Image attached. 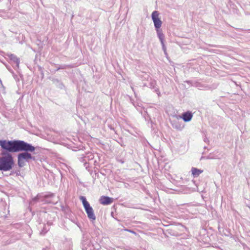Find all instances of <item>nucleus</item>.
<instances>
[{
  "instance_id": "obj_21",
  "label": "nucleus",
  "mask_w": 250,
  "mask_h": 250,
  "mask_svg": "<svg viewBox=\"0 0 250 250\" xmlns=\"http://www.w3.org/2000/svg\"><path fill=\"white\" fill-rule=\"evenodd\" d=\"M85 153L82 154H81L80 155V157H79V160L83 163H84V166H85L87 163H86V158L85 157Z\"/></svg>"
},
{
  "instance_id": "obj_6",
  "label": "nucleus",
  "mask_w": 250,
  "mask_h": 250,
  "mask_svg": "<svg viewBox=\"0 0 250 250\" xmlns=\"http://www.w3.org/2000/svg\"><path fill=\"white\" fill-rule=\"evenodd\" d=\"M0 217L3 218L7 217L9 214V205L2 199L0 201Z\"/></svg>"
},
{
  "instance_id": "obj_2",
  "label": "nucleus",
  "mask_w": 250,
  "mask_h": 250,
  "mask_svg": "<svg viewBox=\"0 0 250 250\" xmlns=\"http://www.w3.org/2000/svg\"><path fill=\"white\" fill-rule=\"evenodd\" d=\"M25 145L22 149L20 152H22L18 155V165L19 167H22L25 165V162H29L30 160H35V157L33 156L29 152H33L35 150V147L31 144L27 142L24 143Z\"/></svg>"
},
{
  "instance_id": "obj_15",
  "label": "nucleus",
  "mask_w": 250,
  "mask_h": 250,
  "mask_svg": "<svg viewBox=\"0 0 250 250\" xmlns=\"http://www.w3.org/2000/svg\"><path fill=\"white\" fill-rule=\"evenodd\" d=\"M53 83L59 88L63 89L64 87L62 82L58 79H53L52 80Z\"/></svg>"
},
{
  "instance_id": "obj_26",
  "label": "nucleus",
  "mask_w": 250,
  "mask_h": 250,
  "mask_svg": "<svg viewBox=\"0 0 250 250\" xmlns=\"http://www.w3.org/2000/svg\"><path fill=\"white\" fill-rule=\"evenodd\" d=\"M129 99H130V102H131V103L133 104V105L134 106H136V105L134 102V101L130 97H129Z\"/></svg>"
},
{
  "instance_id": "obj_13",
  "label": "nucleus",
  "mask_w": 250,
  "mask_h": 250,
  "mask_svg": "<svg viewBox=\"0 0 250 250\" xmlns=\"http://www.w3.org/2000/svg\"><path fill=\"white\" fill-rule=\"evenodd\" d=\"M160 42H161V45H162V50H163L164 52V54L165 55H166V56H167V48H166V46L165 44V43H164V41H165V35H161V36H158Z\"/></svg>"
},
{
  "instance_id": "obj_5",
  "label": "nucleus",
  "mask_w": 250,
  "mask_h": 250,
  "mask_svg": "<svg viewBox=\"0 0 250 250\" xmlns=\"http://www.w3.org/2000/svg\"><path fill=\"white\" fill-rule=\"evenodd\" d=\"M81 248L83 250H96L99 248H96L91 243L90 240L87 236L83 235L81 242Z\"/></svg>"
},
{
  "instance_id": "obj_19",
  "label": "nucleus",
  "mask_w": 250,
  "mask_h": 250,
  "mask_svg": "<svg viewBox=\"0 0 250 250\" xmlns=\"http://www.w3.org/2000/svg\"><path fill=\"white\" fill-rule=\"evenodd\" d=\"M40 196L38 194L36 197L33 198L30 202V205L33 206L37 202H39Z\"/></svg>"
},
{
  "instance_id": "obj_12",
  "label": "nucleus",
  "mask_w": 250,
  "mask_h": 250,
  "mask_svg": "<svg viewBox=\"0 0 250 250\" xmlns=\"http://www.w3.org/2000/svg\"><path fill=\"white\" fill-rule=\"evenodd\" d=\"M149 87L153 89L154 92H156L158 96H160V92L159 91V89L158 87L156 84V81L155 80H153L151 81L149 84Z\"/></svg>"
},
{
  "instance_id": "obj_24",
  "label": "nucleus",
  "mask_w": 250,
  "mask_h": 250,
  "mask_svg": "<svg viewBox=\"0 0 250 250\" xmlns=\"http://www.w3.org/2000/svg\"><path fill=\"white\" fill-rule=\"evenodd\" d=\"M7 69L11 72L13 73L12 69L11 68L10 66L4 63Z\"/></svg>"
},
{
  "instance_id": "obj_11",
  "label": "nucleus",
  "mask_w": 250,
  "mask_h": 250,
  "mask_svg": "<svg viewBox=\"0 0 250 250\" xmlns=\"http://www.w3.org/2000/svg\"><path fill=\"white\" fill-rule=\"evenodd\" d=\"M100 203L104 205H108L111 204L113 201V199L106 196H102L99 200Z\"/></svg>"
},
{
  "instance_id": "obj_17",
  "label": "nucleus",
  "mask_w": 250,
  "mask_h": 250,
  "mask_svg": "<svg viewBox=\"0 0 250 250\" xmlns=\"http://www.w3.org/2000/svg\"><path fill=\"white\" fill-rule=\"evenodd\" d=\"M166 234H169L172 236H177L178 232L172 229L169 228L166 230Z\"/></svg>"
},
{
  "instance_id": "obj_31",
  "label": "nucleus",
  "mask_w": 250,
  "mask_h": 250,
  "mask_svg": "<svg viewBox=\"0 0 250 250\" xmlns=\"http://www.w3.org/2000/svg\"><path fill=\"white\" fill-rule=\"evenodd\" d=\"M59 69H61L60 66L57 68V71L59 70Z\"/></svg>"
},
{
  "instance_id": "obj_14",
  "label": "nucleus",
  "mask_w": 250,
  "mask_h": 250,
  "mask_svg": "<svg viewBox=\"0 0 250 250\" xmlns=\"http://www.w3.org/2000/svg\"><path fill=\"white\" fill-rule=\"evenodd\" d=\"M191 171L194 177H197L201 173L203 172V170L199 169L194 167L191 168Z\"/></svg>"
},
{
  "instance_id": "obj_16",
  "label": "nucleus",
  "mask_w": 250,
  "mask_h": 250,
  "mask_svg": "<svg viewBox=\"0 0 250 250\" xmlns=\"http://www.w3.org/2000/svg\"><path fill=\"white\" fill-rule=\"evenodd\" d=\"M41 228V230L40 231V234L42 235H45L49 230V229L48 228V226H47L45 224H43L42 226L40 225V226L39 227V228Z\"/></svg>"
},
{
  "instance_id": "obj_23",
  "label": "nucleus",
  "mask_w": 250,
  "mask_h": 250,
  "mask_svg": "<svg viewBox=\"0 0 250 250\" xmlns=\"http://www.w3.org/2000/svg\"><path fill=\"white\" fill-rule=\"evenodd\" d=\"M12 173L15 174L17 176H19L21 174V171L20 169H15L12 171Z\"/></svg>"
},
{
  "instance_id": "obj_18",
  "label": "nucleus",
  "mask_w": 250,
  "mask_h": 250,
  "mask_svg": "<svg viewBox=\"0 0 250 250\" xmlns=\"http://www.w3.org/2000/svg\"><path fill=\"white\" fill-rule=\"evenodd\" d=\"M85 156L86 158V161L87 160L90 161V160H93V159L94 158V155L93 153H92L91 152H88L85 153Z\"/></svg>"
},
{
  "instance_id": "obj_1",
  "label": "nucleus",
  "mask_w": 250,
  "mask_h": 250,
  "mask_svg": "<svg viewBox=\"0 0 250 250\" xmlns=\"http://www.w3.org/2000/svg\"><path fill=\"white\" fill-rule=\"evenodd\" d=\"M25 142L22 140H0L1 153H11L20 152L22 149Z\"/></svg>"
},
{
  "instance_id": "obj_34",
  "label": "nucleus",
  "mask_w": 250,
  "mask_h": 250,
  "mask_svg": "<svg viewBox=\"0 0 250 250\" xmlns=\"http://www.w3.org/2000/svg\"><path fill=\"white\" fill-rule=\"evenodd\" d=\"M0 83H1V80H0Z\"/></svg>"
},
{
  "instance_id": "obj_9",
  "label": "nucleus",
  "mask_w": 250,
  "mask_h": 250,
  "mask_svg": "<svg viewBox=\"0 0 250 250\" xmlns=\"http://www.w3.org/2000/svg\"><path fill=\"white\" fill-rule=\"evenodd\" d=\"M170 122L173 128L177 130L181 131L184 127V125L179 122L178 118L176 119L171 120Z\"/></svg>"
},
{
  "instance_id": "obj_3",
  "label": "nucleus",
  "mask_w": 250,
  "mask_h": 250,
  "mask_svg": "<svg viewBox=\"0 0 250 250\" xmlns=\"http://www.w3.org/2000/svg\"><path fill=\"white\" fill-rule=\"evenodd\" d=\"M0 157V170L9 171L13 168L15 163L14 158L11 153H1Z\"/></svg>"
},
{
  "instance_id": "obj_33",
  "label": "nucleus",
  "mask_w": 250,
  "mask_h": 250,
  "mask_svg": "<svg viewBox=\"0 0 250 250\" xmlns=\"http://www.w3.org/2000/svg\"><path fill=\"white\" fill-rule=\"evenodd\" d=\"M207 147L206 146H205L204 147V149H206Z\"/></svg>"
},
{
  "instance_id": "obj_4",
  "label": "nucleus",
  "mask_w": 250,
  "mask_h": 250,
  "mask_svg": "<svg viewBox=\"0 0 250 250\" xmlns=\"http://www.w3.org/2000/svg\"><path fill=\"white\" fill-rule=\"evenodd\" d=\"M159 13L157 11H154L151 14V18L153 21L154 27L156 31L157 36L164 35L163 33L161 27L162 24V21L159 18Z\"/></svg>"
},
{
  "instance_id": "obj_7",
  "label": "nucleus",
  "mask_w": 250,
  "mask_h": 250,
  "mask_svg": "<svg viewBox=\"0 0 250 250\" xmlns=\"http://www.w3.org/2000/svg\"><path fill=\"white\" fill-rule=\"evenodd\" d=\"M5 55L8 58L10 63L15 69L19 68L20 64V59L19 58L15 55L11 53H6Z\"/></svg>"
},
{
  "instance_id": "obj_8",
  "label": "nucleus",
  "mask_w": 250,
  "mask_h": 250,
  "mask_svg": "<svg viewBox=\"0 0 250 250\" xmlns=\"http://www.w3.org/2000/svg\"><path fill=\"white\" fill-rule=\"evenodd\" d=\"M85 211L87 215V217L91 221L96 220V216L94 213L93 209L90 205L84 207Z\"/></svg>"
},
{
  "instance_id": "obj_10",
  "label": "nucleus",
  "mask_w": 250,
  "mask_h": 250,
  "mask_svg": "<svg viewBox=\"0 0 250 250\" xmlns=\"http://www.w3.org/2000/svg\"><path fill=\"white\" fill-rule=\"evenodd\" d=\"M193 114L191 111H187L183 112L181 116H179V118L182 119L185 122H188L190 121L192 118Z\"/></svg>"
},
{
  "instance_id": "obj_25",
  "label": "nucleus",
  "mask_w": 250,
  "mask_h": 250,
  "mask_svg": "<svg viewBox=\"0 0 250 250\" xmlns=\"http://www.w3.org/2000/svg\"><path fill=\"white\" fill-rule=\"evenodd\" d=\"M53 196V194L52 193V194H49V195H44V197L45 198H47L52 197Z\"/></svg>"
},
{
  "instance_id": "obj_22",
  "label": "nucleus",
  "mask_w": 250,
  "mask_h": 250,
  "mask_svg": "<svg viewBox=\"0 0 250 250\" xmlns=\"http://www.w3.org/2000/svg\"><path fill=\"white\" fill-rule=\"evenodd\" d=\"M61 69H65L67 68H72V66L71 65H67V64H62L60 66Z\"/></svg>"
},
{
  "instance_id": "obj_30",
  "label": "nucleus",
  "mask_w": 250,
  "mask_h": 250,
  "mask_svg": "<svg viewBox=\"0 0 250 250\" xmlns=\"http://www.w3.org/2000/svg\"><path fill=\"white\" fill-rule=\"evenodd\" d=\"M42 250H48V249L47 247H46L45 248L42 249Z\"/></svg>"
},
{
  "instance_id": "obj_27",
  "label": "nucleus",
  "mask_w": 250,
  "mask_h": 250,
  "mask_svg": "<svg viewBox=\"0 0 250 250\" xmlns=\"http://www.w3.org/2000/svg\"><path fill=\"white\" fill-rule=\"evenodd\" d=\"M204 141L206 143H208L209 142V140H208V139L206 137L204 139Z\"/></svg>"
},
{
  "instance_id": "obj_28",
  "label": "nucleus",
  "mask_w": 250,
  "mask_h": 250,
  "mask_svg": "<svg viewBox=\"0 0 250 250\" xmlns=\"http://www.w3.org/2000/svg\"><path fill=\"white\" fill-rule=\"evenodd\" d=\"M131 88L132 90H133V91L134 92L135 96L136 97V94L134 91V89L132 85L131 86Z\"/></svg>"
},
{
  "instance_id": "obj_20",
  "label": "nucleus",
  "mask_w": 250,
  "mask_h": 250,
  "mask_svg": "<svg viewBox=\"0 0 250 250\" xmlns=\"http://www.w3.org/2000/svg\"><path fill=\"white\" fill-rule=\"evenodd\" d=\"M80 199L82 202L83 207H85L90 205L89 203L86 200V199L84 196H81L80 197Z\"/></svg>"
},
{
  "instance_id": "obj_29",
  "label": "nucleus",
  "mask_w": 250,
  "mask_h": 250,
  "mask_svg": "<svg viewBox=\"0 0 250 250\" xmlns=\"http://www.w3.org/2000/svg\"><path fill=\"white\" fill-rule=\"evenodd\" d=\"M129 232L131 233H134V234L135 233V232L133 230H129Z\"/></svg>"
},
{
  "instance_id": "obj_32",
  "label": "nucleus",
  "mask_w": 250,
  "mask_h": 250,
  "mask_svg": "<svg viewBox=\"0 0 250 250\" xmlns=\"http://www.w3.org/2000/svg\"><path fill=\"white\" fill-rule=\"evenodd\" d=\"M125 230L129 232V230H130V229H126Z\"/></svg>"
}]
</instances>
